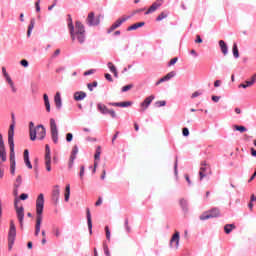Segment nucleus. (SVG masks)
Masks as SVG:
<instances>
[{
	"label": "nucleus",
	"mask_w": 256,
	"mask_h": 256,
	"mask_svg": "<svg viewBox=\"0 0 256 256\" xmlns=\"http://www.w3.org/2000/svg\"><path fill=\"white\" fill-rule=\"evenodd\" d=\"M68 29L70 31V37L72 41H77L81 44L85 43V26L80 21H76L75 26H73V19L70 18L68 23Z\"/></svg>",
	"instance_id": "nucleus-1"
},
{
	"label": "nucleus",
	"mask_w": 256,
	"mask_h": 256,
	"mask_svg": "<svg viewBox=\"0 0 256 256\" xmlns=\"http://www.w3.org/2000/svg\"><path fill=\"white\" fill-rule=\"evenodd\" d=\"M45 207V196L43 193L39 194L36 199V226L35 236L37 237L41 232V221H43V209Z\"/></svg>",
	"instance_id": "nucleus-2"
},
{
	"label": "nucleus",
	"mask_w": 256,
	"mask_h": 256,
	"mask_svg": "<svg viewBox=\"0 0 256 256\" xmlns=\"http://www.w3.org/2000/svg\"><path fill=\"white\" fill-rule=\"evenodd\" d=\"M13 195L14 197H16L14 200V207L16 209L17 219L20 223V226L23 227V220L25 219V208H23V206L19 207L17 205L19 203V198H17V196L19 195V187L14 188Z\"/></svg>",
	"instance_id": "nucleus-3"
},
{
	"label": "nucleus",
	"mask_w": 256,
	"mask_h": 256,
	"mask_svg": "<svg viewBox=\"0 0 256 256\" xmlns=\"http://www.w3.org/2000/svg\"><path fill=\"white\" fill-rule=\"evenodd\" d=\"M15 237H17V228H15V222L11 220L8 233V249L10 250L13 249V245H15Z\"/></svg>",
	"instance_id": "nucleus-4"
},
{
	"label": "nucleus",
	"mask_w": 256,
	"mask_h": 256,
	"mask_svg": "<svg viewBox=\"0 0 256 256\" xmlns=\"http://www.w3.org/2000/svg\"><path fill=\"white\" fill-rule=\"evenodd\" d=\"M220 215H221V211L219 210V208H212L211 210L204 212L200 216V220L207 221V219H215L217 217H220Z\"/></svg>",
	"instance_id": "nucleus-5"
},
{
	"label": "nucleus",
	"mask_w": 256,
	"mask_h": 256,
	"mask_svg": "<svg viewBox=\"0 0 256 256\" xmlns=\"http://www.w3.org/2000/svg\"><path fill=\"white\" fill-rule=\"evenodd\" d=\"M50 133L53 143H59V130L57 129V122L55 119H50Z\"/></svg>",
	"instance_id": "nucleus-6"
},
{
	"label": "nucleus",
	"mask_w": 256,
	"mask_h": 256,
	"mask_svg": "<svg viewBox=\"0 0 256 256\" xmlns=\"http://www.w3.org/2000/svg\"><path fill=\"white\" fill-rule=\"evenodd\" d=\"M212 173L213 172L211 171V166L205 162H202L199 171L200 181H203L205 176L211 175Z\"/></svg>",
	"instance_id": "nucleus-7"
},
{
	"label": "nucleus",
	"mask_w": 256,
	"mask_h": 256,
	"mask_svg": "<svg viewBox=\"0 0 256 256\" xmlns=\"http://www.w3.org/2000/svg\"><path fill=\"white\" fill-rule=\"evenodd\" d=\"M34 131H35V140L39 139L40 141H43V139H45V136L47 135V130H45L44 125H38Z\"/></svg>",
	"instance_id": "nucleus-8"
},
{
	"label": "nucleus",
	"mask_w": 256,
	"mask_h": 256,
	"mask_svg": "<svg viewBox=\"0 0 256 256\" xmlns=\"http://www.w3.org/2000/svg\"><path fill=\"white\" fill-rule=\"evenodd\" d=\"M5 161H7V152L0 150V179H3V175L5 174V165H3Z\"/></svg>",
	"instance_id": "nucleus-9"
},
{
	"label": "nucleus",
	"mask_w": 256,
	"mask_h": 256,
	"mask_svg": "<svg viewBox=\"0 0 256 256\" xmlns=\"http://www.w3.org/2000/svg\"><path fill=\"white\" fill-rule=\"evenodd\" d=\"M154 99H155L154 95H150L146 97L145 100L140 104V113H145V111H147L151 103H153Z\"/></svg>",
	"instance_id": "nucleus-10"
},
{
	"label": "nucleus",
	"mask_w": 256,
	"mask_h": 256,
	"mask_svg": "<svg viewBox=\"0 0 256 256\" xmlns=\"http://www.w3.org/2000/svg\"><path fill=\"white\" fill-rule=\"evenodd\" d=\"M97 107L98 111H100L102 115H110V117H112L113 119L117 117V113H115L114 110H109V108H107V106H105L104 104H98Z\"/></svg>",
	"instance_id": "nucleus-11"
},
{
	"label": "nucleus",
	"mask_w": 256,
	"mask_h": 256,
	"mask_svg": "<svg viewBox=\"0 0 256 256\" xmlns=\"http://www.w3.org/2000/svg\"><path fill=\"white\" fill-rule=\"evenodd\" d=\"M86 22L88 23V25L93 27L95 25H99V23H101V19L99 18V16L95 17V13L94 12H90L88 14L87 19H86Z\"/></svg>",
	"instance_id": "nucleus-12"
},
{
	"label": "nucleus",
	"mask_w": 256,
	"mask_h": 256,
	"mask_svg": "<svg viewBox=\"0 0 256 256\" xmlns=\"http://www.w3.org/2000/svg\"><path fill=\"white\" fill-rule=\"evenodd\" d=\"M45 167L48 173L51 172V148H49V145H46L45 149Z\"/></svg>",
	"instance_id": "nucleus-13"
},
{
	"label": "nucleus",
	"mask_w": 256,
	"mask_h": 256,
	"mask_svg": "<svg viewBox=\"0 0 256 256\" xmlns=\"http://www.w3.org/2000/svg\"><path fill=\"white\" fill-rule=\"evenodd\" d=\"M15 126L11 125L8 131V144L10 147V150H15V142L13 140V137L15 136Z\"/></svg>",
	"instance_id": "nucleus-14"
},
{
	"label": "nucleus",
	"mask_w": 256,
	"mask_h": 256,
	"mask_svg": "<svg viewBox=\"0 0 256 256\" xmlns=\"http://www.w3.org/2000/svg\"><path fill=\"white\" fill-rule=\"evenodd\" d=\"M129 19V16H123L122 18H119L118 20H116L110 27V29L108 30V33H111L112 31H115V29H118V27H121V25H123V23H125V21H127Z\"/></svg>",
	"instance_id": "nucleus-15"
},
{
	"label": "nucleus",
	"mask_w": 256,
	"mask_h": 256,
	"mask_svg": "<svg viewBox=\"0 0 256 256\" xmlns=\"http://www.w3.org/2000/svg\"><path fill=\"white\" fill-rule=\"evenodd\" d=\"M179 239H180L179 231H175L172 238L170 239V247H175L176 249H179Z\"/></svg>",
	"instance_id": "nucleus-16"
},
{
	"label": "nucleus",
	"mask_w": 256,
	"mask_h": 256,
	"mask_svg": "<svg viewBox=\"0 0 256 256\" xmlns=\"http://www.w3.org/2000/svg\"><path fill=\"white\" fill-rule=\"evenodd\" d=\"M161 5H163V1L157 0L149 7V9L145 12V15H149L150 13H155V11H157L159 7H161Z\"/></svg>",
	"instance_id": "nucleus-17"
},
{
	"label": "nucleus",
	"mask_w": 256,
	"mask_h": 256,
	"mask_svg": "<svg viewBox=\"0 0 256 256\" xmlns=\"http://www.w3.org/2000/svg\"><path fill=\"white\" fill-rule=\"evenodd\" d=\"M15 150H10V171L12 175H15Z\"/></svg>",
	"instance_id": "nucleus-18"
},
{
	"label": "nucleus",
	"mask_w": 256,
	"mask_h": 256,
	"mask_svg": "<svg viewBox=\"0 0 256 256\" xmlns=\"http://www.w3.org/2000/svg\"><path fill=\"white\" fill-rule=\"evenodd\" d=\"M175 75H176L175 71L169 72L164 77H162L159 81H157L156 85H161V83H165V81H169L170 79H173Z\"/></svg>",
	"instance_id": "nucleus-19"
},
{
	"label": "nucleus",
	"mask_w": 256,
	"mask_h": 256,
	"mask_svg": "<svg viewBox=\"0 0 256 256\" xmlns=\"http://www.w3.org/2000/svg\"><path fill=\"white\" fill-rule=\"evenodd\" d=\"M86 217H87L89 232L92 233V231H93V221L91 219V210L89 208L86 209Z\"/></svg>",
	"instance_id": "nucleus-20"
},
{
	"label": "nucleus",
	"mask_w": 256,
	"mask_h": 256,
	"mask_svg": "<svg viewBox=\"0 0 256 256\" xmlns=\"http://www.w3.org/2000/svg\"><path fill=\"white\" fill-rule=\"evenodd\" d=\"M54 103L58 109H61L63 103L61 101V92H57L54 96Z\"/></svg>",
	"instance_id": "nucleus-21"
},
{
	"label": "nucleus",
	"mask_w": 256,
	"mask_h": 256,
	"mask_svg": "<svg viewBox=\"0 0 256 256\" xmlns=\"http://www.w3.org/2000/svg\"><path fill=\"white\" fill-rule=\"evenodd\" d=\"M85 97H87V93H85L83 91H79V92L74 93L75 101H83V99H85Z\"/></svg>",
	"instance_id": "nucleus-22"
},
{
	"label": "nucleus",
	"mask_w": 256,
	"mask_h": 256,
	"mask_svg": "<svg viewBox=\"0 0 256 256\" xmlns=\"http://www.w3.org/2000/svg\"><path fill=\"white\" fill-rule=\"evenodd\" d=\"M35 124L33 122L29 123V129H30V140L35 141Z\"/></svg>",
	"instance_id": "nucleus-23"
},
{
	"label": "nucleus",
	"mask_w": 256,
	"mask_h": 256,
	"mask_svg": "<svg viewBox=\"0 0 256 256\" xmlns=\"http://www.w3.org/2000/svg\"><path fill=\"white\" fill-rule=\"evenodd\" d=\"M219 46H220V49H221L223 55H227V53L229 52V48L227 47V43H225V41H223V40H220L219 41Z\"/></svg>",
	"instance_id": "nucleus-24"
},
{
	"label": "nucleus",
	"mask_w": 256,
	"mask_h": 256,
	"mask_svg": "<svg viewBox=\"0 0 256 256\" xmlns=\"http://www.w3.org/2000/svg\"><path fill=\"white\" fill-rule=\"evenodd\" d=\"M43 99H44V105L46 107V111H47V113H50L51 112V103L49 102V96L47 94H44Z\"/></svg>",
	"instance_id": "nucleus-25"
},
{
	"label": "nucleus",
	"mask_w": 256,
	"mask_h": 256,
	"mask_svg": "<svg viewBox=\"0 0 256 256\" xmlns=\"http://www.w3.org/2000/svg\"><path fill=\"white\" fill-rule=\"evenodd\" d=\"M5 79H6L7 83H8V85H10L13 93H17V88H15V84L13 83V80L11 79V76L6 75Z\"/></svg>",
	"instance_id": "nucleus-26"
},
{
	"label": "nucleus",
	"mask_w": 256,
	"mask_h": 256,
	"mask_svg": "<svg viewBox=\"0 0 256 256\" xmlns=\"http://www.w3.org/2000/svg\"><path fill=\"white\" fill-rule=\"evenodd\" d=\"M145 25V22H138L128 27L127 31H135L136 29H139V27H143Z\"/></svg>",
	"instance_id": "nucleus-27"
},
{
	"label": "nucleus",
	"mask_w": 256,
	"mask_h": 256,
	"mask_svg": "<svg viewBox=\"0 0 256 256\" xmlns=\"http://www.w3.org/2000/svg\"><path fill=\"white\" fill-rule=\"evenodd\" d=\"M34 28H35V18H32L28 26L27 37H31V31H33Z\"/></svg>",
	"instance_id": "nucleus-28"
},
{
	"label": "nucleus",
	"mask_w": 256,
	"mask_h": 256,
	"mask_svg": "<svg viewBox=\"0 0 256 256\" xmlns=\"http://www.w3.org/2000/svg\"><path fill=\"white\" fill-rule=\"evenodd\" d=\"M52 233H54L56 239H59L61 237V228L57 227V226H54L52 228Z\"/></svg>",
	"instance_id": "nucleus-29"
},
{
	"label": "nucleus",
	"mask_w": 256,
	"mask_h": 256,
	"mask_svg": "<svg viewBox=\"0 0 256 256\" xmlns=\"http://www.w3.org/2000/svg\"><path fill=\"white\" fill-rule=\"evenodd\" d=\"M233 229H235V224H226L224 226V231L227 235H229V233H231V231H233Z\"/></svg>",
	"instance_id": "nucleus-30"
},
{
	"label": "nucleus",
	"mask_w": 256,
	"mask_h": 256,
	"mask_svg": "<svg viewBox=\"0 0 256 256\" xmlns=\"http://www.w3.org/2000/svg\"><path fill=\"white\" fill-rule=\"evenodd\" d=\"M77 153H79V147L74 145L70 157H72V159H77Z\"/></svg>",
	"instance_id": "nucleus-31"
},
{
	"label": "nucleus",
	"mask_w": 256,
	"mask_h": 256,
	"mask_svg": "<svg viewBox=\"0 0 256 256\" xmlns=\"http://www.w3.org/2000/svg\"><path fill=\"white\" fill-rule=\"evenodd\" d=\"M232 53L235 59H239V48L237 47V43L233 44Z\"/></svg>",
	"instance_id": "nucleus-32"
},
{
	"label": "nucleus",
	"mask_w": 256,
	"mask_h": 256,
	"mask_svg": "<svg viewBox=\"0 0 256 256\" xmlns=\"http://www.w3.org/2000/svg\"><path fill=\"white\" fill-rule=\"evenodd\" d=\"M253 85H255L254 83H253V81H246L245 82V84H239V89H247V87H253Z\"/></svg>",
	"instance_id": "nucleus-33"
},
{
	"label": "nucleus",
	"mask_w": 256,
	"mask_h": 256,
	"mask_svg": "<svg viewBox=\"0 0 256 256\" xmlns=\"http://www.w3.org/2000/svg\"><path fill=\"white\" fill-rule=\"evenodd\" d=\"M70 195H71V186L67 185L66 190H65V194H64L65 201H69Z\"/></svg>",
	"instance_id": "nucleus-34"
},
{
	"label": "nucleus",
	"mask_w": 256,
	"mask_h": 256,
	"mask_svg": "<svg viewBox=\"0 0 256 256\" xmlns=\"http://www.w3.org/2000/svg\"><path fill=\"white\" fill-rule=\"evenodd\" d=\"M169 17V13L161 12L159 16L156 18V21H163V19H167Z\"/></svg>",
	"instance_id": "nucleus-35"
},
{
	"label": "nucleus",
	"mask_w": 256,
	"mask_h": 256,
	"mask_svg": "<svg viewBox=\"0 0 256 256\" xmlns=\"http://www.w3.org/2000/svg\"><path fill=\"white\" fill-rule=\"evenodd\" d=\"M94 159L95 161H99V159H101V146L97 147Z\"/></svg>",
	"instance_id": "nucleus-36"
},
{
	"label": "nucleus",
	"mask_w": 256,
	"mask_h": 256,
	"mask_svg": "<svg viewBox=\"0 0 256 256\" xmlns=\"http://www.w3.org/2000/svg\"><path fill=\"white\" fill-rule=\"evenodd\" d=\"M233 128L235 131H239L240 133H245V131H247L245 126L234 125Z\"/></svg>",
	"instance_id": "nucleus-37"
},
{
	"label": "nucleus",
	"mask_w": 256,
	"mask_h": 256,
	"mask_svg": "<svg viewBox=\"0 0 256 256\" xmlns=\"http://www.w3.org/2000/svg\"><path fill=\"white\" fill-rule=\"evenodd\" d=\"M133 89V84H128L122 87V93H127V91H131Z\"/></svg>",
	"instance_id": "nucleus-38"
},
{
	"label": "nucleus",
	"mask_w": 256,
	"mask_h": 256,
	"mask_svg": "<svg viewBox=\"0 0 256 256\" xmlns=\"http://www.w3.org/2000/svg\"><path fill=\"white\" fill-rule=\"evenodd\" d=\"M105 231H106V239L108 241H111V230H109V226L105 227Z\"/></svg>",
	"instance_id": "nucleus-39"
},
{
	"label": "nucleus",
	"mask_w": 256,
	"mask_h": 256,
	"mask_svg": "<svg viewBox=\"0 0 256 256\" xmlns=\"http://www.w3.org/2000/svg\"><path fill=\"white\" fill-rule=\"evenodd\" d=\"M108 68L110 69L111 73H115V71H117V68L115 67V65L112 64V62H108Z\"/></svg>",
	"instance_id": "nucleus-40"
},
{
	"label": "nucleus",
	"mask_w": 256,
	"mask_h": 256,
	"mask_svg": "<svg viewBox=\"0 0 256 256\" xmlns=\"http://www.w3.org/2000/svg\"><path fill=\"white\" fill-rule=\"evenodd\" d=\"M5 150V142L3 141V135L0 134V151Z\"/></svg>",
	"instance_id": "nucleus-41"
},
{
	"label": "nucleus",
	"mask_w": 256,
	"mask_h": 256,
	"mask_svg": "<svg viewBox=\"0 0 256 256\" xmlns=\"http://www.w3.org/2000/svg\"><path fill=\"white\" fill-rule=\"evenodd\" d=\"M89 91H93V87H97V81L87 84Z\"/></svg>",
	"instance_id": "nucleus-42"
},
{
	"label": "nucleus",
	"mask_w": 256,
	"mask_h": 256,
	"mask_svg": "<svg viewBox=\"0 0 256 256\" xmlns=\"http://www.w3.org/2000/svg\"><path fill=\"white\" fill-rule=\"evenodd\" d=\"M21 183H22V178H21V176H18L16 178V183H15L14 187H21Z\"/></svg>",
	"instance_id": "nucleus-43"
},
{
	"label": "nucleus",
	"mask_w": 256,
	"mask_h": 256,
	"mask_svg": "<svg viewBox=\"0 0 256 256\" xmlns=\"http://www.w3.org/2000/svg\"><path fill=\"white\" fill-rule=\"evenodd\" d=\"M59 187H56L54 190H53V197H56V199H59Z\"/></svg>",
	"instance_id": "nucleus-44"
},
{
	"label": "nucleus",
	"mask_w": 256,
	"mask_h": 256,
	"mask_svg": "<svg viewBox=\"0 0 256 256\" xmlns=\"http://www.w3.org/2000/svg\"><path fill=\"white\" fill-rule=\"evenodd\" d=\"M177 61H179V58H177V57L171 59L170 62L168 63V67L175 65V63H177Z\"/></svg>",
	"instance_id": "nucleus-45"
},
{
	"label": "nucleus",
	"mask_w": 256,
	"mask_h": 256,
	"mask_svg": "<svg viewBox=\"0 0 256 256\" xmlns=\"http://www.w3.org/2000/svg\"><path fill=\"white\" fill-rule=\"evenodd\" d=\"M180 205H181L182 209H187V200L181 199Z\"/></svg>",
	"instance_id": "nucleus-46"
},
{
	"label": "nucleus",
	"mask_w": 256,
	"mask_h": 256,
	"mask_svg": "<svg viewBox=\"0 0 256 256\" xmlns=\"http://www.w3.org/2000/svg\"><path fill=\"white\" fill-rule=\"evenodd\" d=\"M67 143H71L73 141V135L71 133L66 134Z\"/></svg>",
	"instance_id": "nucleus-47"
},
{
	"label": "nucleus",
	"mask_w": 256,
	"mask_h": 256,
	"mask_svg": "<svg viewBox=\"0 0 256 256\" xmlns=\"http://www.w3.org/2000/svg\"><path fill=\"white\" fill-rule=\"evenodd\" d=\"M73 163H75V158H73V156H70V160H69V163H68L69 169L73 168Z\"/></svg>",
	"instance_id": "nucleus-48"
},
{
	"label": "nucleus",
	"mask_w": 256,
	"mask_h": 256,
	"mask_svg": "<svg viewBox=\"0 0 256 256\" xmlns=\"http://www.w3.org/2000/svg\"><path fill=\"white\" fill-rule=\"evenodd\" d=\"M131 102H120V107H131Z\"/></svg>",
	"instance_id": "nucleus-49"
},
{
	"label": "nucleus",
	"mask_w": 256,
	"mask_h": 256,
	"mask_svg": "<svg viewBox=\"0 0 256 256\" xmlns=\"http://www.w3.org/2000/svg\"><path fill=\"white\" fill-rule=\"evenodd\" d=\"M20 65H22V67H29V62L25 59L20 61Z\"/></svg>",
	"instance_id": "nucleus-50"
},
{
	"label": "nucleus",
	"mask_w": 256,
	"mask_h": 256,
	"mask_svg": "<svg viewBox=\"0 0 256 256\" xmlns=\"http://www.w3.org/2000/svg\"><path fill=\"white\" fill-rule=\"evenodd\" d=\"M40 3H41V0H38V1L35 3V7H36L37 13H39V11H41Z\"/></svg>",
	"instance_id": "nucleus-51"
},
{
	"label": "nucleus",
	"mask_w": 256,
	"mask_h": 256,
	"mask_svg": "<svg viewBox=\"0 0 256 256\" xmlns=\"http://www.w3.org/2000/svg\"><path fill=\"white\" fill-rule=\"evenodd\" d=\"M24 161H29V150H24Z\"/></svg>",
	"instance_id": "nucleus-52"
},
{
	"label": "nucleus",
	"mask_w": 256,
	"mask_h": 256,
	"mask_svg": "<svg viewBox=\"0 0 256 256\" xmlns=\"http://www.w3.org/2000/svg\"><path fill=\"white\" fill-rule=\"evenodd\" d=\"M156 105H157V107H165V105H167V102H165V101H158V102H156Z\"/></svg>",
	"instance_id": "nucleus-53"
},
{
	"label": "nucleus",
	"mask_w": 256,
	"mask_h": 256,
	"mask_svg": "<svg viewBox=\"0 0 256 256\" xmlns=\"http://www.w3.org/2000/svg\"><path fill=\"white\" fill-rule=\"evenodd\" d=\"M26 167H28V169H33V165L31 164V160H24Z\"/></svg>",
	"instance_id": "nucleus-54"
},
{
	"label": "nucleus",
	"mask_w": 256,
	"mask_h": 256,
	"mask_svg": "<svg viewBox=\"0 0 256 256\" xmlns=\"http://www.w3.org/2000/svg\"><path fill=\"white\" fill-rule=\"evenodd\" d=\"M83 175H85V166L80 167V179H83Z\"/></svg>",
	"instance_id": "nucleus-55"
},
{
	"label": "nucleus",
	"mask_w": 256,
	"mask_h": 256,
	"mask_svg": "<svg viewBox=\"0 0 256 256\" xmlns=\"http://www.w3.org/2000/svg\"><path fill=\"white\" fill-rule=\"evenodd\" d=\"M182 133H183L184 137H189V129L188 128H183Z\"/></svg>",
	"instance_id": "nucleus-56"
},
{
	"label": "nucleus",
	"mask_w": 256,
	"mask_h": 256,
	"mask_svg": "<svg viewBox=\"0 0 256 256\" xmlns=\"http://www.w3.org/2000/svg\"><path fill=\"white\" fill-rule=\"evenodd\" d=\"M20 199H21L22 201H25L26 199H29V195L23 193V194L20 195Z\"/></svg>",
	"instance_id": "nucleus-57"
},
{
	"label": "nucleus",
	"mask_w": 256,
	"mask_h": 256,
	"mask_svg": "<svg viewBox=\"0 0 256 256\" xmlns=\"http://www.w3.org/2000/svg\"><path fill=\"white\" fill-rule=\"evenodd\" d=\"M57 6V0L53 1V4L51 6L48 7V11H52L54 7Z\"/></svg>",
	"instance_id": "nucleus-58"
},
{
	"label": "nucleus",
	"mask_w": 256,
	"mask_h": 256,
	"mask_svg": "<svg viewBox=\"0 0 256 256\" xmlns=\"http://www.w3.org/2000/svg\"><path fill=\"white\" fill-rule=\"evenodd\" d=\"M105 79H107V81H110V83H113V78L111 77V74H105Z\"/></svg>",
	"instance_id": "nucleus-59"
},
{
	"label": "nucleus",
	"mask_w": 256,
	"mask_h": 256,
	"mask_svg": "<svg viewBox=\"0 0 256 256\" xmlns=\"http://www.w3.org/2000/svg\"><path fill=\"white\" fill-rule=\"evenodd\" d=\"M104 253L106 256H111V253H109V247L104 246Z\"/></svg>",
	"instance_id": "nucleus-60"
},
{
	"label": "nucleus",
	"mask_w": 256,
	"mask_h": 256,
	"mask_svg": "<svg viewBox=\"0 0 256 256\" xmlns=\"http://www.w3.org/2000/svg\"><path fill=\"white\" fill-rule=\"evenodd\" d=\"M93 73H95V70L91 69V70L84 72V76L93 75Z\"/></svg>",
	"instance_id": "nucleus-61"
},
{
	"label": "nucleus",
	"mask_w": 256,
	"mask_h": 256,
	"mask_svg": "<svg viewBox=\"0 0 256 256\" xmlns=\"http://www.w3.org/2000/svg\"><path fill=\"white\" fill-rule=\"evenodd\" d=\"M195 43H203V39H201V36H200V35H197V36H196Z\"/></svg>",
	"instance_id": "nucleus-62"
},
{
	"label": "nucleus",
	"mask_w": 256,
	"mask_h": 256,
	"mask_svg": "<svg viewBox=\"0 0 256 256\" xmlns=\"http://www.w3.org/2000/svg\"><path fill=\"white\" fill-rule=\"evenodd\" d=\"M219 99H221V97H219V96H212V101H214V103H219Z\"/></svg>",
	"instance_id": "nucleus-63"
},
{
	"label": "nucleus",
	"mask_w": 256,
	"mask_h": 256,
	"mask_svg": "<svg viewBox=\"0 0 256 256\" xmlns=\"http://www.w3.org/2000/svg\"><path fill=\"white\" fill-rule=\"evenodd\" d=\"M199 95H201V92H194L191 96L192 99H195V97H199Z\"/></svg>",
	"instance_id": "nucleus-64"
}]
</instances>
